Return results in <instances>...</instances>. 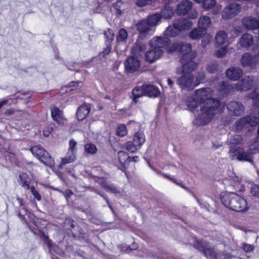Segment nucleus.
<instances>
[{
    "instance_id": "obj_51",
    "label": "nucleus",
    "mask_w": 259,
    "mask_h": 259,
    "mask_svg": "<svg viewBox=\"0 0 259 259\" xmlns=\"http://www.w3.org/2000/svg\"><path fill=\"white\" fill-rule=\"evenodd\" d=\"M127 129L126 125L124 124H119L118 125L116 129V134L120 137H123L127 134Z\"/></svg>"
},
{
    "instance_id": "obj_22",
    "label": "nucleus",
    "mask_w": 259,
    "mask_h": 259,
    "mask_svg": "<svg viewBox=\"0 0 259 259\" xmlns=\"http://www.w3.org/2000/svg\"><path fill=\"white\" fill-rule=\"evenodd\" d=\"M240 8V5L236 3L230 4L224 9L223 16L225 17V14L227 18H232L237 14Z\"/></svg>"
},
{
    "instance_id": "obj_34",
    "label": "nucleus",
    "mask_w": 259,
    "mask_h": 259,
    "mask_svg": "<svg viewBox=\"0 0 259 259\" xmlns=\"http://www.w3.org/2000/svg\"><path fill=\"white\" fill-rule=\"evenodd\" d=\"M211 21L208 16H203L200 17L198 22V26L202 29H205L207 32L208 28L210 26Z\"/></svg>"
},
{
    "instance_id": "obj_25",
    "label": "nucleus",
    "mask_w": 259,
    "mask_h": 259,
    "mask_svg": "<svg viewBox=\"0 0 259 259\" xmlns=\"http://www.w3.org/2000/svg\"><path fill=\"white\" fill-rule=\"evenodd\" d=\"M118 157L119 161L122 166L121 170L124 171L125 169L127 168L129 163L131 162V157L128 156L127 153L123 151L118 152Z\"/></svg>"
},
{
    "instance_id": "obj_2",
    "label": "nucleus",
    "mask_w": 259,
    "mask_h": 259,
    "mask_svg": "<svg viewBox=\"0 0 259 259\" xmlns=\"http://www.w3.org/2000/svg\"><path fill=\"white\" fill-rule=\"evenodd\" d=\"M223 204L232 210L243 212L248 209L246 200L234 192H223L221 195Z\"/></svg>"
},
{
    "instance_id": "obj_8",
    "label": "nucleus",
    "mask_w": 259,
    "mask_h": 259,
    "mask_svg": "<svg viewBox=\"0 0 259 259\" xmlns=\"http://www.w3.org/2000/svg\"><path fill=\"white\" fill-rule=\"evenodd\" d=\"M33 226H34L32 227L31 225H30V229L34 234L39 236L40 238L44 240L50 250H52L58 254H61L62 251L57 245L53 243L52 240L49 239L48 235H46L44 232L39 229L34 223Z\"/></svg>"
},
{
    "instance_id": "obj_46",
    "label": "nucleus",
    "mask_w": 259,
    "mask_h": 259,
    "mask_svg": "<svg viewBox=\"0 0 259 259\" xmlns=\"http://www.w3.org/2000/svg\"><path fill=\"white\" fill-rule=\"evenodd\" d=\"M219 63L217 61H212L208 63L206 69L210 73H215L219 70Z\"/></svg>"
},
{
    "instance_id": "obj_36",
    "label": "nucleus",
    "mask_w": 259,
    "mask_h": 259,
    "mask_svg": "<svg viewBox=\"0 0 259 259\" xmlns=\"http://www.w3.org/2000/svg\"><path fill=\"white\" fill-rule=\"evenodd\" d=\"M132 100L135 103L138 102V99L145 95L144 91V85L142 87H136L132 91Z\"/></svg>"
},
{
    "instance_id": "obj_12",
    "label": "nucleus",
    "mask_w": 259,
    "mask_h": 259,
    "mask_svg": "<svg viewBox=\"0 0 259 259\" xmlns=\"http://www.w3.org/2000/svg\"><path fill=\"white\" fill-rule=\"evenodd\" d=\"M97 179L95 181L99 184L101 187L106 192L113 194H118L120 193V189L113 183H108L104 178L95 177Z\"/></svg>"
},
{
    "instance_id": "obj_16",
    "label": "nucleus",
    "mask_w": 259,
    "mask_h": 259,
    "mask_svg": "<svg viewBox=\"0 0 259 259\" xmlns=\"http://www.w3.org/2000/svg\"><path fill=\"white\" fill-rule=\"evenodd\" d=\"M227 107L230 114L234 116H240L244 111V107L240 102L231 101Z\"/></svg>"
},
{
    "instance_id": "obj_56",
    "label": "nucleus",
    "mask_w": 259,
    "mask_h": 259,
    "mask_svg": "<svg viewBox=\"0 0 259 259\" xmlns=\"http://www.w3.org/2000/svg\"><path fill=\"white\" fill-rule=\"evenodd\" d=\"M74 156H71L69 157H65L62 159V161L60 162L59 165V167L63 166L66 164L69 163L74 161Z\"/></svg>"
},
{
    "instance_id": "obj_20",
    "label": "nucleus",
    "mask_w": 259,
    "mask_h": 259,
    "mask_svg": "<svg viewBox=\"0 0 259 259\" xmlns=\"http://www.w3.org/2000/svg\"><path fill=\"white\" fill-rule=\"evenodd\" d=\"M243 74L242 70L239 67H230L226 71L227 78L232 80H238Z\"/></svg>"
},
{
    "instance_id": "obj_37",
    "label": "nucleus",
    "mask_w": 259,
    "mask_h": 259,
    "mask_svg": "<svg viewBox=\"0 0 259 259\" xmlns=\"http://www.w3.org/2000/svg\"><path fill=\"white\" fill-rule=\"evenodd\" d=\"M160 19V16H159L158 13H155L148 15L147 19L145 20L148 23L149 26L151 27L157 25L159 24Z\"/></svg>"
},
{
    "instance_id": "obj_9",
    "label": "nucleus",
    "mask_w": 259,
    "mask_h": 259,
    "mask_svg": "<svg viewBox=\"0 0 259 259\" xmlns=\"http://www.w3.org/2000/svg\"><path fill=\"white\" fill-rule=\"evenodd\" d=\"M193 75L183 74V75L177 78V84L182 90L190 91L197 85L193 82Z\"/></svg>"
},
{
    "instance_id": "obj_55",
    "label": "nucleus",
    "mask_w": 259,
    "mask_h": 259,
    "mask_svg": "<svg viewBox=\"0 0 259 259\" xmlns=\"http://www.w3.org/2000/svg\"><path fill=\"white\" fill-rule=\"evenodd\" d=\"M249 149L251 151L253 152V154L259 151V138L250 145Z\"/></svg>"
},
{
    "instance_id": "obj_45",
    "label": "nucleus",
    "mask_w": 259,
    "mask_h": 259,
    "mask_svg": "<svg viewBox=\"0 0 259 259\" xmlns=\"http://www.w3.org/2000/svg\"><path fill=\"white\" fill-rule=\"evenodd\" d=\"M145 139L144 134L142 132H138L135 134L133 142L135 143L136 145L140 147V146L145 142Z\"/></svg>"
},
{
    "instance_id": "obj_3",
    "label": "nucleus",
    "mask_w": 259,
    "mask_h": 259,
    "mask_svg": "<svg viewBox=\"0 0 259 259\" xmlns=\"http://www.w3.org/2000/svg\"><path fill=\"white\" fill-rule=\"evenodd\" d=\"M229 153L233 159L242 162L253 163V152L251 151L249 148L245 149L241 146H238L235 149H230Z\"/></svg>"
},
{
    "instance_id": "obj_60",
    "label": "nucleus",
    "mask_w": 259,
    "mask_h": 259,
    "mask_svg": "<svg viewBox=\"0 0 259 259\" xmlns=\"http://www.w3.org/2000/svg\"><path fill=\"white\" fill-rule=\"evenodd\" d=\"M31 192L34 196V198L38 201H40L41 199V196L36 190L35 188L33 186L30 187Z\"/></svg>"
},
{
    "instance_id": "obj_13",
    "label": "nucleus",
    "mask_w": 259,
    "mask_h": 259,
    "mask_svg": "<svg viewBox=\"0 0 259 259\" xmlns=\"http://www.w3.org/2000/svg\"><path fill=\"white\" fill-rule=\"evenodd\" d=\"M151 48H156L157 50L166 49L170 44V39L165 36L154 37L149 41Z\"/></svg>"
},
{
    "instance_id": "obj_18",
    "label": "nucleus",
    "mask_w": 259,
    "mask_h": 259,
    "mask_svg": "<svg viewBox=\"0 0 259 259\" xmlns=\"http://www.w3.org/2000/svg\"><path fill=\"white\" fill-rule=\"evenodd\" d=\"M137 30L139 31V37L141 39L145 38L151 30L150 27L145 19L140 20L136 24Z\"/></svg>"
},
{
    "instance_id": "obj_39",
    "label": "nucleus",
    "mask_w": 259,
    "mask_h": 259,
    "mask_svg": "<svg viewBox=\"0 0 259 259\" xmlns=\"http://www.w3.org/2000/svg\"><path fill=\"white\" fill-rule=\"evenodd\" d=\"M17 200L18 201V203L19 204V205L20 207H22V209L24 210V213L22 214L19 208H16L15 212L16 214V215L22 220L24 221L26 223V221L25 220V215L27 213V209L24 206V204L23 203V200L22 198H20L19 197L17 198Z\"/></svg>"
},
{
    "instance_id": "obj_41",
    "label": "nucleus",
    "mask_w": 259,
    "mask_h": 259,
    "mask_svg": "<svg viewBox=\"0 0 259 259\" xmlns=\"http://www.w3.org/2000/svg\"><path fill=\"white\" fill-rule=\"evenodd\" d=\"M242 141V137L239 135L236 134L233 137H231L229 141V144L230 145V149L233 148L235 149L236 147L241 146L240 144Z\"/></svg>"
},
{
    "instance_id": "obj_61",
    "label": "nucleus",
    "mask_w": 259,
    "mask_h": 259,
    "mask_svg": "<svg viewBox=\"0 0 259 259\" xmlns=\"http://www.w3.org/2000/svg\"><path fill=\"white\" fill-rule=\"evenodd\" d=\"M242 248L246 252H250L254 249V246L244 243L242 245Z\"/></svg>"
},
{
    "instance_id": "obj_30",
    "label": "nucleus",
    "mask_w": 259,
    "mask_h": 259,
    "mask_svg": "<svg viewBox=\"0 0 259 259\" xmlns=\"http://www.w3.org/2000/svg\"><path fill=\"white\" fill-rule=\"evenodd\" d=\"M205 29H202L198 26V28L193 29L189 33V37L192 39H199L206 34Z\"/></svg>"
},
{
    "instance_id": "obj_54",
    "label": "nucleus",
    "mask_w": 259,
    "mask_h": 259,
    "mask_svg": "<svg viewBox=\"0 0 259 259\" xmlns=\"http://www.w3.org/2000/svg\"><path fill=\"white\" fill-rule=\"evenodd\" d=\"M85 151L89 154H94L97 152L96 146L93 144H87L84 146Z\"/></svg>"
},
{
    "instance_id": "obj_4",
    "label": "nucleus",
    "mask_w": 259,
    "mask_h": 259,
    "mask_svg": "<svg viewBox=\"0 0 259 259\" xmlns=\"http://www.w3.org/2000/svg\"><path fill=\"white\" fill-rule=\"evenodd\" d=\"M197 3H200L202 0H193ZM192 3L189 0H183L177 5L176 13L179 16L188 15L189 18L195 19L197 16V13L192 10Z\"/></svg>"
},
{
    "instance_id": "obj_23",
    "label": "nucleus",
    "mask_w": 259,
    "mask_h": 259,
    "mask_svg": "<svg viewBox=\"0 0 259 259\" xmlns=\"http://www.w3.org/2000/svg\"><path fill=\"white\" fill-rule=\"evenodd\" d=\"M175 26L177 27L180 31L187 30L192 26V22L186 18H181L174 21Z\"/></svg>"
},
{
    "instance_id": "obj_40",
    "label": "nucleus",
    "mask_w": 259,
    "mask_h": 259,
    "mask_svg": "<svg viewBox=\"0 0 259 259\" xmlns=\"http://www.w3.org/2000/svg\"><path fill=\"white\" fill-rule=\"evenodd\" d=\"M244 117H248L247 123L248 126H255L259 123V112H255L253 114H251L249 115L245 116Z\"/></svg>"
},
{
    "instance_id": "obj_59",
    "label": "nucleus",
    "mask_w": 259,
    "mask_h": 259,
    "mask_svg": "<svg viewBox=\"0 0 259 259\" xmlns=\"http://www.w3.org/2000/svg\"><path fill=\"white\" fill-rule=\"evenodd\" d=\"M196 79L198 81V83L197 84L204 82L205 80V74L203 71H198L196 76Z\"/></svg>"
},
{
    "instance_id": "obj_15",
    "label": "nucleus",
    "mask_w": 259,
    "mask_h": 259,
    "mask_svg": "<svg viewBox=\"0 0 259 259\" xmlns=\"http://www.w3.org/2000/svg\"><path fill=\"white\" fill-rule=\"evenodd\" d=\"M169 51L171 52L176 51L182 53V55L192 52L191 44L189 43H184L183 42L172 44ZM193 52L194 51H193Z\"/></svg>"
},
{
    "instance_id": "obj_6",
    "label": "nucleus",
    "mask_w": 259,
    "mask_h": 259,
    "mask_svg": "<svg viewBox=\"0 0 259 259\" xmlns=\"http://www.w3.org/2000/svg\"><path fill=\"white\" fill-rule=\"evenodd\" d=\"M259 62V51L255 54L247 52L244 53L241 59V65L246 68L249 72H253L257 63Z\"/></svg>"
},
{
    "instance_id": "obj_29",
    "label": "nucleus",
    "mask_w": 259,
    "mask_h": 259,
    "mask_svg": "<svg viewBox=\"0 0 259 259\" xmlns=\"http://www.w3.org/2000/svg\"><path fill=\"white\" fill-rule=\"evenodd\" d=\"M38 159L45 165L50 167L54 165L55 162L54 159L51 156L50 154L46 150L41 154Z\"/></svg>"
},
{
    "instance_id": "obj_38",
    "label": "nucleus",
    "mask_w": 259,
    "mask_h": 259,
    "mask_svg": "<svg viewBox=\"0 0 259 259\" xmlns=\"http://www.w3.org/2000/svg\"><path fill=\"white\" fill-rule=\"evenodd\" d=\"M181 32L180 30L177 27L175 26V22H174L172 25L169 26L164 32V36L167 37H175L179 34Z\"/></svg>"
},
{
    "instance_id": "obj_21",
    "label": "nucleus",
    "mask_w": 259,
    "mask_h": 259,
    "mask_svg": "<svg viewBox=\"0 0 259 259\" xmlns=\"http://www.w3.org/2000/svg\"><path fill=\"white\" fill-rule=\"evenodd\" d=\"M91 109L90 104L84 103L80 106L76 111V117L78 120H82L89 115Z\"/></svg>"
},
{
    "instance_id": "obj_10",
    "label": "nucleus",
    "mask_w": 259,
    "mask_h": 259,
    "mask_svg": "<svg viewBox=\"0 0 259 259\" xmlns=\"http://www.w3.org/2000/svg\"><path fill=\"white\" fill-rule=\"evenodd\" d=\"M123 64L125 71L128 73H133L137 71L141 66L140 60L134 55L127 57Z\"/></svg>"
},
{
    "instance_id": "obj_24",
    "label": "nucleus",
    "mask_w": 259,
    "mask_h": 259,
    "mask_svg": "<svg viewBox=\"0 0 259 259\" xmlns=\"http://www.w3.org/2000/svg\"><path fill=\"white\" fill-rule=\"evenodd\" d=\"M242 23L248 29L255 30L259 29V15L258 20L251 17L243 18Z\"/></svg>"
},
{
    "instance_id": "obj_32",
    "label": "nucleus",
    "mask_w": 259,
    "mask_h": 259,
    "mask_svg": "<svg viewBox=\"0 0 259 259\" xmlns=\"http://www.w3.org/2000/svg\"><path fill=\"white\" fill-rule=\"evenodd\" d=\"M128 33L124 28H120L116 36V41L118 45L123 44L126 42Z\"/></svg>"
},
{
    "instance_id": "obj_31",
    "label": "nucleus",
    "mask_w": 259,
    "mask_h": 259,
    "mask_svg": "<svg viewBox=\"0 0 259 259\" xmlns=\"http://www.w3.org/2000/svg\"><path fill=\"white\" fill-rule=\"evenodd\" d=\"M158 14L160 16V19H169L174 15V10L171 6H165Z\"/></svg>"
},
{
    "instance_id": "obj_58",
    "label": "nucleus",
    "mask_w": 259,
    "mask_h": 259,
    "mask_svg": "<svg viewBox=\"0 0 259 259\" xmlns=\"http://www.w3.org/2000/svg\"><path fill=\"white\" fill-rule=\"evenodd\" d=\"M250 192L252 195L259 198V185L252 184L250 188Z\"/></svg>"
},
{
    "instance_id": "obj_63",
    "label": "nucleus",
    "mask_w": 259,
    "mask_h": 259,
    "mask_svg": "<svg viewBox=\"0 0 259 259\" xmlns=\"http://www.w3.org/2000/svg\"><path fill=\"white\" fill-rule=\"evenodd\" d=\"M164 177L166 178H167L170 181L173 182L174 183H176L177 185L181 186L182 188H183L185 189H187V188L183 185L182 182H177L176 180L174 179L173 178L170 177L169 176L167 175H164Z\"/></svg>"
},
{
    "instance_id": "obj_53",
    "label": "nucleus",
    "mask_w": 259,
    "mask_h": 259,
    "mask_svg": "<svg viewBox=\"0 0 259 259\" xmlns=\"http://www.w3.org/2000/svg\"><path fill=\"white\" fill-rule=\"evenodd\" d=\"M202 6L204 9H209L212 8L216 4L215 0H202Z\"/></svg>"
},
{
    "instance_id": "obj_52",
    "label": "nucleus",
    "mask_w": 259,
    "mask_h": 259,
    "mask_svg": "<svg viewBox=\"0 0 259 259\" xmlns=\"http://www.w3.org/2000/svg\"><path fill=\"white\" fill-rule=\"evenodd\" d=\"M158 0H136L135 4L139 7H143L147 5H152Z\"/></svg>"
},
{
    "instance_id": "obj_28",
    "label": "nucleus",
    "mask_w": 259,
    "mask_h": 259,
    "mask_svg": "<svg viewBox=\"0 0 259 259\" xmlns=\"http://www.w3.org/2000/svg\"><path fill=\"white\" fill-rule=\"evenodd\" d=\"M227 33L224 31H219L215 35V45L218 47L227 45Z\"/></svg>"
},
{
    "instance_id": "obj_26",
    "label": "nucleus",
    "mask_w": 259,
    "mask_h": 259,
    "mask_svg": "<svg viewBox=\"0 0 259 259\" xmlns=\"http://www.w3.org/2000/svg\"><path fill=\"white\" fill-rule=\"evenodd\" d=\"M144 91L145 95L150 97L156 98L160 93L158 88L152 84H144Z\"/></svg>"
},
{
    "instance_id": "obj_33",
    "label": "nucleus",
    "mask_w": 259,
    "mask_h": 259,
    "mask_svg": "<svg viewBox=\"0 0 259 259\" xmlns=\"http://www.w3.org/2000/svg\"><path fill=\"white\" fill-rule=\"evenodd\" d=\"M51 115L54 120L58 123L61 124L63 122L62 112L57 107L51 108Z\"/></svg>"
},
{
    "instance_id": "obj_47",
    "label": "nucleus",
    "mask_w": 259,
    "mask_h": 259,
    "mask_svg": "<svg viewBox=\"0 0 259 259\" xmlns=\"http://www.w3.org/2000/svg\"><path fill=\"white\" fill-rule=\"evenodd\" d=\"M19 179L20 180V184L22 187L28 190L30 188V182L27 180V175L23 173L19 175Z\"/></svg>"
},
{
    "instance_id": "obj_19",
    "label": "nucleus",
    "mask_w": 259,
    "mask_h": 259,
    "mask_svg": "<svg viewBox=\"0 0 259 259\" xmlns=\"http://www.w3.org/2000/svg\"><path fill=\"white\" fill-rule=\"evenodd\" d=\"M104 35L105 38L106 48L103 51V53L104 55H107L110 52L111 44L114 39V35L113 30L111 29H108L104 32Z\"/></svg>"
},
{
    "instance_id": "obj_14",
    "label": "nucleus",
    "mask_w": 259,
    "mask_h": 259,
    "mask_svg": "<svg viewBox=\"0 0 259 259\" xmlns=\"http://www.w3.org/2000/svg\"><path fill=\"white\" fill-rule=\"evenodd\" d=\"M254 85L253 77L252 75L245 76L241 81H239L236 87L237 91H247L251 90Z\"/></svg>"
},
{
    "instance_id": "obj_49",
    "label": "nucleus",
    "mask_w": 259,
    "mask_h": 259,
    "mask_svg": "<svg viewBox=\"0 0 259 259\" xmlns=\"http://www.w3.org/2000/svg\"><path fill=\"white\" fill-rule=\"evenodd\" d=\"M65 223L66 226L68 227V229H73L74 231H79V227L77 225V223L71 219H66Z\"/></svg>"
},
{
    "instance_id": "obj_57",
    "label": "nucleus",
    "mask_w": 259,
    "mask_h": 259,
    "mask_svg": "<svg viewBox=\"0 0 259 259\" xmlns=\"http://www.w3.org/2000/svg\"><path fill=\"white\" fill-rule=\"evenodd\" d=\"M228 45H225L221 49L218 50L216 53V56L221 58L223 57L227 52V48Z\"/></svg>"
},
{
    "instance_id": "obj_62",
    "label": "nucleus",
    "mask_w": 259,
    "mask_h": 259,
    "mask_svg": "<svg viewBox=\"0 0 259 259\" xmlns=\"http://www.w3.org/2000/svg\"><path fill=\"white\" fill-rule=\"evenodd\" d=\"M252 103L254 107H259V93L252 97Z\"/></svg>"
},
{
    "instance_id": "obj_35",
    "label": "nucleus",
    "mask_w": 259,
    "mask_h": 259,
    "mask_svg": "<svg viewBox=\"0 0 259 259\" xmlns=\"http://www.w3.org/2000/svg\"><path fill=\"white\" fill-rule=\"evenodd\" d=\"M219 90L223 96H227L234 90L233 87L227 82L223 81L219 86Z\"/></svg>"
},
{
    "instance_id": "obj_27",
    "label": "nucleus",
    "mask_w": 259,
    "mask_h": 259,
    "mask_svg": "<svg viewBox=\"0 0 259 259\" xmlns=\"http://www.w3.org/2000/svg\"><path fill=\"white\" fill-rule=\"evenodd\" d=\"M146 45L143 42L137 41L136 45L132 48L133 55L138 57V56H142L145 53L146 50Z\"/></svg>"
},
{
    "instance_id": "obj_64",
    "label": "nucleus",
    "mask_w": 259,
    "mask_h": 259,
    "mask_svg": "<svg viewBox=\"0 0 259 259\" xmlns=\"http://www.w3.org/2000/svg\"><path fill=\"white\" fill-rule=\"evenodd\" d=\"M195 199L201 208H204L208 210H209L208 208L210 206L207 203H206V202L202 203L200 201V200L196 197H195Z\"/></svg>"
},
{
    "instance_id": "obj_17",
    "label": "nucleus",
    "mask_w": 259,
    "mask_h": 259,
    "mask_svg": "<svg viewBox=\"0 0 259 259\" xmlns=\"http://www.w3.org/2000/svg\"><path fill=\"white\" fill-rule=\"evenodd\" d=\"M163 53V50H157L156 48L151 47V49L145 54V60L150 63H152L159 59Z\"/></svg>"
},
{
    "instance_id": "obj_42",
    "label": "nucleus",
    "mask_w": 259,
    "mask_h": 259,
    "mask_svg": "<svg viewBox=\"0 0 259 259\" xmlns=\"http://www.w3.org/2000/svg\"><path fill=\"white\" fill-rule=\"evenodd\" d=\"M248 117H242L239 120L235 122L236 131L237 132H240L243 128H247L249 127L246 121L248 120Z\"/></svg>"
},
{
    "instance_id": "obj_5",
    "label": "nucleus",
    "mask_w": 259,
    "mask_h": 259,
    "mask_svg": "<svg viewBox=\"0 0 259 259\" xmlns=\"http://www.w3.org/2000/svg\"><path fill=\"white\" fill-rule=\"evenodd\" d=\"M195 52L189 54H185L181 56L180 62L182 64V73L190 74L197 67V64L193 60L196 57Z\"/></svg>"
},
{
    "instance_id": "obj_11",
    "label": "nucleus",
    "mask_w": 259,
    "mask_h": 259,
    "mask_svg": "<svg viewBox=\"0 0 259 259\" xmlns=\"http://www.w3.org/2000/svg\"><path fill=\"white\" fill-rule=\"evenodd\" d=\"M240 46L247 50L255 51L258 48V45L254 43L253 36L249 33H244L239 39Z\"/></svg>"
},
{
    "instance_id": "obj_50",
    "label": "nucleus",
    "mask_w": 259,
    "mask_h": 259,
    "mask_svg": "<svg viewBox=\"0 0 259 259\" xmlns=\"http://www.w3.org/2000/svg\"><path fill=\"white\" fill-rule=\"evenodd\" d=\"M126 149L130 152H135L140 147L136 145L135 143L133 141H128L125 144Z\"/></svg>"
},
{
    "instance_id": "obj_44",
    "label": "nucleus",
    "mask_w": 259,
    "mask_h": 259,
    "mask_svg": "<svg viewBox=\"0 0 259 259\" xmlns=\"http://www.w3.org/2000/svg\"><path fill=\"white\" fill-rule=\"evenodd\" d=\"M123 5V3L121 1H117L113 4L112 11L115 12L117 16L119 17L122 14Z\"/></svg>"
},
{
    "instance_id": "obj_7",
    "label": "nucleus",
    "mask_w": 259,
    "mask_h": 259,
    "mask_svg": "<svg viewBox=\"0 0 259 259\" xmlns=\"http://www.w3.org/2000/svg\"><path fill=\"white\" fill-rule=\"evenodd\" d=\"M193 247L199 252L202 253L206 257H213L215 256L214 249L210 244L204 240H198L195 238L192 243Z\"/></svg>"
},
{
    "instance_id": "obj_48",
    "label": "nucleus",
    "mask_w": 259,
    "mask_h": 259,
    "mask_svg": "<svg viewBox=\"0 0 259 259\" xmlns=\"http://www.w3.org/2000/svg\"><path fill=\"white\" fill-rule=\"evenodd\" d=\"M30 150L33 155L39 159L40 155L44 152L45 150L39 146L35 145L30 148Z\"/></svg>"
},
{
    "instance_id": "obj_43",
    "label": "nucleus",
    "mask_w": 259,
    "mask_h": 259,
    "mask_svg": "<svg viewBox=\"0 0 259 259\" xmlns=\"http://www.w3.org/2000/svg\"><path fill=\"white\" fill-rule=\"evenodd\" d=\"M199 102L195 97H188L186 101V104L191 111H193L198 106Z\"/></svg>"
},
{
    "instance_id": "obj_1",
    "label": "nucleus",
    "mask_w": 259,
    "mask_h": 259,
    "mask_svg": "<svg viewBox=\"0 0 259 259\" xmlns=\"http://www.w3.org/2000/svg\"><path fill=\"white\" fill-rule=\"evenodd\" d=\"M211 90L210 88H202L195 91L194 97L199 102L201 113L196 118L194 123L197 126L207 124L214 116V112L218 109V111H222L220 107V101L218 99L210 98Z\"/></svg>"
}]
</instances>
